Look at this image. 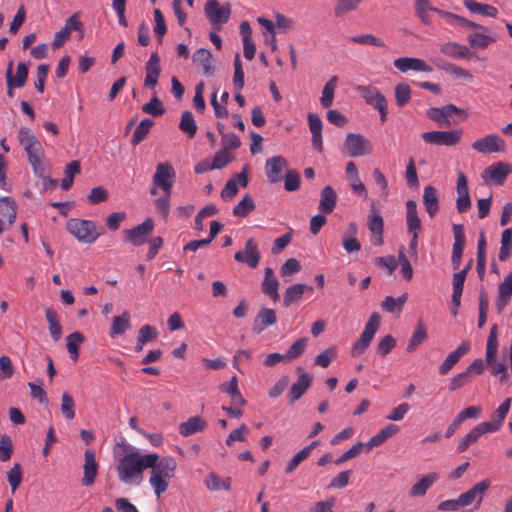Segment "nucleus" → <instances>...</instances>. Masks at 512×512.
Segmentation results:
<instances>
[{
	"mask_svg": "<svg viewBox=\"0 0 512 512\" xmlns=\"http://www.w3.org/2000/svg\"><path fill=\"white\" fill-rule=\"evenodd\" d=\"M407 300V294H403L398 298H393L392 296H386L385 299L381 303V308L384 311L393 313L395 311H401L403 305Z\"/></svg>",
	"mask_w": 512,
	"mask_h": 512,
	"instance_id": "55",
	"label": "nucleus"
},
{
	"mask_svg": "<svg viewBox=\"0 0 512 512\" xmlns=\"http://www.w3.org/2000/svg\"><path fill=\"white\" fill-rule=\"evenodd\" d=\"M440 51L451 58H468L471 55L468 47L457 42H446L442 44Z\"/></svg>",
	"mask_w": 512,
	"mask_h": 512,
	"instance_id": "43",
	"label": "nucleus"
},
{
	"mask_svg": "<svg viewBox=\"0 0 512 512\" xmlns=\"http://www.w3.org/2000/svg\"><path fill=\"white\" fill-rule=\"evenodd\" d=\"M260 252L258 245L254 239L250 238L246 241L243 251H237L234 254V259L239 263H245L250 268H256L260 262Z\"/></svg>",
	"mask_w": 512,
	"mask_h": 512,
	"instance_id": "17",
	"label": "nucleus"
},
{
	"mask_svg": "<svg viewBox=\"0 0 512 512\" xmlns=\"http://www.w3.org/2000/svg\"><path fill=\"white\" fill-rule=\"evenodd\" d=\"M308 339L306 337L296 340L285 353L287 360H294L299 358L307 346Z\"/></svg>",
	"mask_w": 512,
	"mask_h": 512,
	"instance_id": "60",
	"label": "nucleus"
},
{
	"mask_svg": "<svg viewBox=\"0 0 512 512\" xmlns=\"http://www.w3.org/2000/svg\"><path fill=\"white\" fill-rule=\"evenodd\" d=\"M7 478L12 492H15L22 481V470L19 463H15L13 467L7 472Z\"/></svg>",
	"mask_w": 512,
	"mask_h": 512,
	"instance_id": "64",
	"label": "nucleus"
},
{
	"mask_svg": "<svg viewBox=\"0 0 512 512\" xmlns=\"http://www.w3.org/2000/svg\"><path fill=\"white\" fill-rule=\"evenodd\" d=\"M142 111L146 114L158 117L165 113V108L157 97H153L150 102L142 106Z\"/></svg>",
	"mask_w": 512,
	"mask_h": 512,
	"instance_id": "63",
	"label": "nucleus"
},
{
	"mask_svg": "<svg viewBox=\"0 0 512 512\" xmlns=\"http://www.w3.org/2000/svg\"><path fill=\"white\" fill-rule=\"evenodd\" d=\"M16 206L15 203L8 197L0 200V218L8 222L11 226L16 220Z\"/></svg>",
	"mask_w": 512,
	"mask_h": 512,
	"instance_id": "48",
	"label": "nucleus"
},
{
	"mask_svg": "<svg viewBox=\"0 0 512 512\" xmlns=\"http://www.w3.org/2000/svg\"><path fill=\"white\" fill-rule=\"evenodd\" d=\"M467 41L471 48L475 49H486L489 45L496 42V38L491 35V30L489 32L481 31L470 33L467 36Z\"/></svg>",
	"mask_w": 512,
	"mask_h": 512,
	"instance_id": "36",
	"label": "nucleus"
},
{
	"mask_svg": "<svg viewBox=\"0 0 512 512\" xmlns=\"http://www.w3.org/2000/svg\"><path fill=\"white\" fill-rule=\"evenodd\" d=\"M453 114H461L464 118L467 113L453 104H448L443 107H433L427 110L426 115L429 119L437 122L440 125H450V117Z\"/></svg>",
	"mask_w": 512,
	"mask_h": 512,
	"instance_id": "16",
	"label": "nucleus"
},
{
	"mask_svg": "<svg viewBox=\"0 0 512 512\" xmlns=\"http://www.w3.org/2000/svg\"><path fill=\"white\" fill-rule=\"evenodd\" d=\"M338 83V77L332 76L322 89L320 104L323 108H329L333 104L334 94Z\"/></svg>",
	"mask_w": 512,
	"mask_h": 512,
	"instance_id": "47",
	"label": "nucleus"
},
{
	"mask_svg": "<svg viewBox=\"0 0 512 512\" xmlns=\"http://www.w3.org/2000/svg\"><path fill=\"white\" fill-rule=\"evenodd\" d=\"M61 412L67 420H72L75 417V403L67 392H64L61 397Z\"/></svg>",
	"mask_w": 512,
	"mask_h": 512,
	"instance_id": "59",
	"label": "nucleus"
},
{
	"mask_svg": "<svg viewBox=\"0 0 512 512\" xmlns=\"http://www.w3.org/2000/svg\"><path fill=\"white\" fill-rule=\"evenodd\" d=\"M511 165L506 162H497L488 166L481 174L482 179L486 182H492L496 185H502L507 176L511 173Z\"/></svg>",
	"mask_w": 512,
	"mask_h": 512,
	"instance_id": "14",
	"label": "nucleus"
},
{
	"mask_svg": "<svg viewBox=\"0 0 512 512\" xmlns=\"http://www.w3.org/2000/svg\"><path fill=\"white\" fill-rule=\"evenodd\" d=\"M153 454H141L139 451L126 452L117 461L116 471L120 482L138 486L143 480V471L152 466Z\"/></svg>",
	"mask_w": 512,
	"mask_h": 512,
	"instance_id": "1",
	"label": "nucleus"
},
{
	"mask_svg": "<svg viewBox=\"0 0 512 512\" xmlns=\"http://www.w3.org/2000/svg\"><path fill=\"white\" fill-rule=\"evenodd\" d=\"M18 139L20 145L27 153L28 159L33 158L35 161L36 157L43 156L41 142L37 139L31 129L27 127H21L18 132Z\"/></svg>",
	"mask_w": 512,
	"mask_h": 512,
	"instance_id": "12",
	"label": "nucleus"
},
{
	"mask_svg": "<svg viewBox=\"0 0 512 512\" xmlns=\"http://www.w3.org/2000/svg\"><path fill=\"white\" fill-rule=\"evenodd\" d=\"M364 0H337L334 5V14L336 17H343L348 13L358 9Z\"/></svg>",
	"mask_w": 512,
	"mask_h": 512,
	"instance_id": "50",
	"label": "nucleus"
},
{
	"mask_svg": "<svg viewBox=\"0 0 512 512\" xmlns=\"http://www.w3.org/2000/svg\"><path fill=\"white\" fill-rule=\"evenodd\" d=\"M394 67L402 73H406L410 70L418 72L430 73L433 68L428 65L424 60L413 57H400L394 60Z\"/></svg>",
	"mask_w": 512,
	"mask_h": 512,
	"instance_id": "21",
	"label": "nucleus"
},
{
	"mask_svg": "<svg viewBox=\"0 0 512 512\" xmlns=\"http://www.w3.org/2000/svg\"><path fill=\"white\" fill-rule=\"evenodd\" d=\"M154 229V222L151 218H147L141 224L137 225L132 229H127L124 231L125 238L134 246L143 245L148 236L152 233Z\"/></svg>",
	"mask_w": 512,
	"mask_h": 512,
	"instance_id": "13",
	"label": "nucleus"
},
{
	"mask_svg": "<svg viewBox=\"0 0 512 512\" xmlns=\"http://www.w3.org/2000/svg\"><path fill=\"white\" fill-rule=\"evenodd\" d=\"M463 4L465 8L473 14H479L491 18H496L498 16V9L492 5L479 3L475 0H464Z\"/></svg>",
	"mask_w": 512,
	"mask_h": 512,
	"instance_id": "42",
	"label": "nucleus"
},
{
	"mask_svg": "<svg viewBox=\"0 0 512 512\" xmlns=\"http://www.w3.org/2000/svg\"><path fill=\"white\" fill-rule=\"evenodd\" d=\"M160 59L156 53H152L145 66L144 86L154 88L158 84L160 75Z\"/></svg>",
	"mask_w": 512,
	"mask_h": 512,
	"instance_id": "26",
	"label": "nucleus"
},
{
	"mask_svg": "<svg viewBox=\"0 0 512 512\" xmlns=\"http://www.w3.org/2000/svg\"><path fill=\"white\" fill-rule=\"evenodd\" d=\"M12 66L13 63L10 62L6 71V79H10L13 85H16V87L21 88L26 83L28 77V67L23 62L18 63L16 75L12 76Z\"/></svg>",
	"mask_w": 512,
	"mask_h": 512,
	"instance_id": "45",
	"label": "nucleus"
},
{
	"mask_svg": "<svg viewBox=\"0 0 512 512\" xmlns=\"http://www.w3.org/2000/svg\"><path fill=\"white\" fill-rule=\"evenodd\" d=\"M337 202V195L334 189L331 186H325L320 193V200L318 209L323 214L331 213L335 207Z\"/></svg>",
	"mask_w": 512,
	"mask_h": 512,
	"instance_id": "34",
	"label": "nucleus"
},
{
	"mask_svg": "<svg viewBox=\"0 0 512 512\" xmlns=\"http://www.w3.org/2000/svg\"><path fill=\"white\" fill-rule=\"evenodd\" d=\"M511 401V398H507L491 415L490 421L482 422L490 433L496 432L502 427L503 422L509 412Z\"/></svg>",
	"mask_w": 512,
	"mask_h": 512,
	"instance_id": "27",
	"label": "nucleus"
},
{
	"mask_svg": "<svg viewBox=\"0 0 512 512\" xmlns=\"http://www.w3.org/2000/svg\"><path fill=\"white\" fill-rule=\"evenodd\" d=\"M277 322L276 313L271 308H261L257 313L254 322L253 330L256 333H261L267 327L274 325Z\"/></svg>",
	"mask_w": 512,
	"mask_h": 512,
	"instance_id": "29",
	"label": "nucleus"
},
{
	"mask_svg": "<svg viewBox=\"0 0 512 512\" xmlns=\"http://www.w3.org/2000/svg\"><path fill=\"white\" fill-rule=\"evenodd\" d=\"M423 204L425 207V210L427 211L428 215L433 218L438 213L440 206H439V196L437 189L431 185H428L424 187L423 190Z\"/></svg>",
	"mask_w": 512,
	"mask_h": 512,
	"instance_id": "31",
	"label": "nucleus"
},
{
	"mask_svg": "<svg viewBox=\"0 0 512 512\" xmlns=\"http://www.w3.org/2000/svg\"><path fill=\"white\" fill-rule=\"evenodd\" d=\"M356 90L359 92L365 103L374 107L380 114V121L384 123L387 120L388 105L387 100L380 91L370 85H359Z\"/></svg>",
	"mask_w": 512,
	"mask_h": 512,
	"instance_id": "6",
	"label": "nucleus"
},
{
	"mask_svg": "<svg viewBox=\"0 0 512 512\" xmlns=\"http://www.w3.org/2000/svg\"><path fill=\"white\" fill-rule=\"evenodd\" d=\"M350 41L355 44H361V45H370L380 48H386L385 42L379 38L374 36L373 34H361L350 37Z\"/></svg>",
	"mask_w": 512,
	"mask_h": 512,
	"instance_id": "56",
	"label": "nucleus"
},
{
	"mask_svg": "<svg viewBox=\"0 0 512 512\" xmlns=\"http://www.w3.org/2000/svg\"><path fill=\"white\" fill-rule=\"evenodd\" d=\"M66 229L79 242L85 244L94 243L102 234L93 221L76 218L67 221Z\"/></svg>",
	"mask_w": 512,
	"mask_h": 512,
	"instance_id": "4",
	"label": "nucleus"
},
{
	"mask_svg": "<svg viewBox=\"0 0 512 512\" xmlns=\"http://www.w3.org/2000/svg\"><path fill=\"white\" fill-rule=\"evenodd\" d=\"M370 210L371 213L367 219V226L373 235L372 243L376 246H380L383 244L384 221L382 216L376 210L374 201L370 204Z\"/></svg>",
	"mask_w": 512,
	"mask_h": 512,
	"instance_id": "18",
	"label": "nucleus"
},
{
	"mask_svg": "<svg viewBox=\"0 0 512 512\" xmlns=\"http://www.w3.org/2000/svg\"><path fill=\"white\" fill-rule=\"evenodd\" d=\"M512 296V271L504 278L498 287L496 307L501 312L509 303Z\"/></svg>",
	"mask_w": 512,
	"mask_h": 512,
	"instance_id": "32",
	"label": "nucleus"
},
{
	"mask_svg": "<svg viewBox=\"0 0 512 512\" xmlns=\"http://www.w3.org/2000/svg\"><path fill=\"white\" fill-rule=\"evenodd\" d=\"M428 337L427 330L422 323H418L407 344L406 350L411 353Z\"/></svg>",
	"mask_w": 512,
	"mask_h": 512,
	"instance_id": "51",
	"label": "nucleus"
},
{
	"mask_svg": "<svg viewBox=\"0 0 512 512\" xmlns=\"http://www.w3.org/2000/svg\"><path fill=\"white\" fill-rule=\"evenodd\" d=\"M312 383V377L308 373L301 374L297 381L292 384L290 387V400L291 402H295L301 398V396L306 392V390L310 387Z\"/></svg>",
	"mask_w": 512,
	"mask_h": 512,
	"instance_id": "41",
	"label": "nucleus"
},
{
	"mask_svg": "<svg viewBox=\"0 0 512 512\" xmlns=\"http://www.w3.org/2000/svg\"><path fill=\"white\" fill-rule=\"evenodd\" d=\"M98 463L96 462L95 452L88 449L84 453L83 477L81 484L85 487L92 486L98 474Z\"/></svg>",
	"mask_w": 512,
	"mask_h": 512,
	"instance_id": "20",
	"label": "nucleus"
},
{
	"mask_svg": "<svg viewBox=\"0 0 512 512\" xmlns=\"http://www.w3.org/2000/svg\"><path fill=\"white\" fill-rule=\"evenodd\" d=\"M470 342L463 341L456 350L448 354L442 364L439 366V373L441 375H447L455 364L460 360L461 357L466 355L470 350Z\"/></svg>",
	"mask_w": 512,
	"mask_h": 512,
	"instance_id": "24",
	"label": "nucleus"
},
{
	"mask_svg": "<svg viewBox=\"0 0 512 512\" xmlns=\"http://www.w3.org/2000/svg\"><path fill=\"white\" fill-rule=\"evenodd\" d=\"M406 225L408 233H419L421 220L418 216L417 203L414 200L406 202Z\"/></svg>",
	"mask_w": 512,
	"mask_h": 512,
	"instance_id": "35",
	"label": "nucleus"
},
{
	"mask_svg": "<svg viewBox=\"0 0 512 512\" xmlns=\"http://www.w3.org/2000/svg\"><path fill=\"white\" fill-rule=\"evenodd\" d=\"M279 282L274 275V271L270 267L265 268V275L262 282V291L267 294L273 301H277L280 297Z\"/></svg>",
	"mask_w": 512,
	"mask_h": 512,
	"instance_id": "33",
	"label": "nucleus"
},
{
	"mask_svg": "<svg viewBox=\"0 0 512 512\" xmlns=\"http://www.w3.org/2000/svg\"><path fill=\"white\" fill-rule=\"evenodd\" d=\"M471 147L474 151L483 155L505 153L507 151L506 141L496 133H490L476 139Z\"/></svg>",
	"mask_w": 512,
	"mask_h": 512,
	"instance_id": "7",
	"label": "nucleus"
},
{
	"mask_svg": "<svg viewBox=\"0 0 512 512\" xmlns=\"http://www.w3.org/2000/svg\"><path fill=\"white\" fill-rule=\"evenodd\" d=\"M439 479V474L436 472H430L422 476L415 484H413L409 490L410 497H423L427 491L434 485Z\"/></svg>",
	"mask_w": 512,
	"mask_h": 512,
	"instance_id": "28",
	"label": "nucleus"
},
{
	"mask_svg": "<svg viewBox=\"0 0 512 512\" xmlns=\"http://www.w3.org/2000/svg\"><path fill=\"white\" fill-rule=\"evenodd\" d=\"M313 288L309 285L297 283L289 286L284 292L283 305L285 307L291 306L294 302L301 300L306 291H312Z\"/></svg>",
	"mask_w": 512,
	"mask_h": 512,
	"instance_id": "37",
	"label": "nucleus"
},
{
	"mask_svg": "<svg viewBox=\"0 0 512 512\" xmlns=\"http://www.w3.org/2000/svg\"><path fill=\"white\" fill-rule=\"evenodd\" d=\"M411 99V89L406 83H399L395 86V100L399 107L405 106Z\"/></svg>",
	"mask_w": 512,
	"mask_h": 512,
	"instance_id": "58",
	"label": "nucleus"
},
{
	"mask_svg": "<svg viewBox=\"0 0 512 512\" xmlns=\"http://www.w3.org/2000/svg\"><path fill=\"white\" fill-rule=\"evenodd\" d=\"M344 147L353 158L369 155L373 151L372 143L362 134L356 133L347 134Z\"/></svg>",
	"mask_w": 512,
	"mask_h": 512,
	"instance_id": "10",
	"label": "nucleus"
},
{
	"mask_svg": "<svg viewBox=\"0 0 512 512\" xmlns=\"http://www.w3.org/2000/svg\"><path fill=\"white\" fill-rule=\"evenodd\" d=\"M500 243L501 247L498 257L500 261H506L510 257L512 250V228H507L502 232Z\"/></svg>",
	"mask_w": 512,
	"mask_h": 512,
	"instance_id": "52",
	"label": "nucleus"
},
{
	"mask_svg": "<svg viewBox=\"0 0 512 512\" xmlns=\"http://www.w3.org/2000/svg\"><path fill=\"white\" fill-rule=\"evenodd\" d=\"M288 162L283 156H273L265 162V175L270 183H278L288 171Z\"/></svg>",
	"mask_w": 512,
	"mask_h": 512,
	"instance_id": "15",
	"label": "nucleus"
},
{
	"mask_svg": "<svg viewBox=\"0 0 512 512\" xmlns=\"http://www.w3.org/2000/svg\"><path fill=\"white\" fill-rule=\"evenodd\" d=\"M192 61L197 68L202 69L204 75L212 76L214 74L213 56L209 50L199 48L194 52Z\"/></svg>",
	"mask_w": 512,
	"mask_h": 512,
	"instance_id": "25",
	"label": "nucleus"
},
{
	"mask_svg": "<svg viewBox=\"0 0 512 512\" xmlns=\"http://www.w3.org/2000/svg\"><path fill=\"white\" fill-rule=\"evenodd\" d=\"M490 433L486 426L481 422L477 424L468 434L465 435L458 443V452H464L468 447L475 442L484 434Z\"/></svg>",
	"mask_w": 512,
	"mask_h": 512,
	"instance_id": "38",
	"label": "nucleus"
},
{
	"mask_svg": "<svg viewBox=\"0 0 512 512\" xmlns=\"http://www.w3.org/2000/svg\"><path fill=\"white\" fill-rule=\"evenodd\" d=\"M498 353V327L496 324L490 328L489 336L486 344V363L490 366L493 375H501L500 381L506 382L508 375L507 367L503 362H498L496 355Z\"/></svg>",
	"mask_w": 512,
	"mask_h": 512,
	"instance_id": "3",
	"label": "nucleus"
},
{
	"mask_svg": "<svg viewBox=\"0 0 512 512\" xmlns=\"http://www.w3.org/2000/svg\"><path fill=\"white\" fill-rule=\"evenodd\" d=\"M490 486V482L488 480H483L477 484H475L471 489L462 493L459 496V502L462 507H467L474 502L476 503V508H478L482 502L484 493L488 490Z\"/></svg>",
	"mask_w": 512,
	"mask_h": 512,
	"instance_id": "19",
	"label": "nucleus"
},
{
	"mask_svg": "<svg viewBox=\"0 0 512 512\" xmlns=\"http://www.w3.org/2000/svg\"><path fill=\"white\" fill-rule=\"evenodd\" d=\"M153 124H154V122L151 119H149V118L143 119L139 123V125L136 127V129L133 133L132 139H131V143L133 145H138L141 141H143L145 139V137L147 136V134L149 133Z\"/></svg>",
	"mask_w": 512,
	"mask_h": 512,
	"instance_id": "54",
	"label": "nucleus"
},
{
	"mask_svg": "<svg viewBox=\"0 0 512 512\" xmlns=\"http://www.w3.org/2000/svg\"><path fill=\"white\" fill-rule=\"evenodd\" d=\"M206 426L207 423L203 418L200 416H193L179 425V433L184 437H188L196 432L203 431Z\"/></svg>",
	"mask_w": 512,
	"mask_h": 512,
	"instance_id": "39",
	"label": "nucleus"
},
{
	"mask_svg": "<svg viewBox=\"0 0 512 512\" xmlns=\"http://www.w3.org/2000/svg\"><path fill=\"white\" fill-rule=\"evenodd\" d=\"M457 200L456 208L459 213L468 211L471 207V200L469 197L468 181L463 172H460L457 179Z\"/></svg>",
	"mask_w": 512,
	"mask_h": 512,
	"instance_id": "23",
	"label": "nucleus"
},
{
	"mask_svg": "<svg viewBox=\"0 0 512 512\" xmlns=\"http://www.w3.org/2000/svg\"><path fill=\"white\" fill-rule=\"evenodd\" d=\"M255 209V204L251 196L245 195L241 201L233 208V214L239 217H246Z\"/></svg>",
	"mask_w": 512,
	"mask_h": 512,
	"instance_id": "57",
	"label": "nucleus"
},
{
	"mask_svg": "<svg viewBox=\"0 0 512 512\" xmlns=\"http://www.w3.org/2000/svg\"><path fill=\"white\" fill-rule=\"evenodd\" d=\"M308 125L310 132L312 133V146L317 151H322V121L317 114L309 113L307 115Z\"/></svg>",
	"mask_w": 512,
	"mask_h": 512,
	"instance_id": "30",
	"label": "nucleus"
},
{
	"mask_svg": "<svg viewBox=\"0 0 512 512\" xmlns=\"http://www.w3.org/2000/svg\"><path fill=\"white\" fill-rule=\"evenodd\" d=\"M179 129L186 133L190 138L194 137L197 132V125L194 120V116L192 112L185 111L181 115V120L179 123Z\"/></svg>",
	"mask_w": 512,
	"mask_h": 512,
	"instance_id": "53",
	"label": "nucleus"
},
{
	"mask_svg": "<svg viewBox=\"0 0 512 512\" xmlns=\"http://www.w3.org/2000/svg\"><path fill=\"white\" fill-rule=\"evenodd\" d=\"M152 454L155 460L152 466H148L151 469L149 484L155 495L160 497L168 489L169 481L174 477L177 463L173 457L159 458L158 454Z\"/></svg>",
	"mask_w": 512,
	"mask_h": 512,
	"instance_id": "2",
	"label": "nucleus"
},
{
	"mask_svg": "<svg viewBox=\"0 0 512 512\" xmlns=\"http://www.w3.org/2000/svg\"><path fill=\"white\" fill-rule=\"evenodd\" d=\"M204 12L212 25L221 26L228 22L231 14V6L229 3L220 5L218 0H208L205 4Z\"/></svg>",
	"mask_w": 512,
	"mask_h": 512,
	"instance_id": "11",
	"label": "nucleus"
},
{
	"mask_svg": "<svg viewBox=\"0 0 512 512\" xmlns=\"http://www.w3.org/2000/svg\"><path fill=\"white\" fill-rule=\"evenodd\" d=\"M380 321L381 318L378 313L374 312L370 315L359 339L352 346L351 355L353 357L359 356L365 352L380 327Z\"/></svg>",
	"mask_w": 512,
	"mask_h": 512,
	"instance_id": "5",
	"label": "nucleus"
},
{
	"mask_svg": "<svg viewBox=\"0 0 512 512\" xmlns=\"http://www.w3.org/2000/svg\"><path fill=\"white\" fill-rule=\"evenodd\" d=\"M463 136L462 129H453L448 131H429L424 132L421 137L425 143L439 146H455Z\"/></svg>",
	"mask_w": 512,
	"mask_h": 512,
	"instance_id": "9",
	"label": "nucleus"
},
{
	"mask_svg": "<svg viewBox=\"0 0 512 512\" xmlns=\"http://www.w3.org/2000/svg\"><path fill=\"white\" fill-rule=\"evenodd\" d=\"M439 9L431 6L429 0H415V11L421 22L428 25L432 22V13H438Z\"/></svg>",
	"mask_w": 512,
	"mask_h": 512,
	"instance_id": "46",
	"label": "nucleus"
},
{
	"mask_svg": "<svg viewBox=\"0 0 512 512\" xmlns=\"http://www.w3.org/2000/svg\"><path fill=\"white\" fill-rule=\"evenodd\" d=\"M85 341L81 332H73L66 338V347L71 358L76 361L79 357V346Z\"/></svg>",
	"mask_w": 512,
	"mask_h": 512,
	"instance_id": "49",
	"label": "nucleus"
},
{
	"mask_svg": "<svg viewBox=\"0 0 512 512\" xmlns=\"http://www.w3.org/2000/svg\"><path fill=\"white\" fill-rule=\"evenodd\" d=\"M337 350L336 347L331 346L324 351H322L319 355L316 356L314 363L323 368L328 367L331 362L336 358Z\"/></svg>",
	"mask_w": 512,
	"mask_h": 512,
	"instance_id": "61",
	"label": "nucleus"
},
{
	"mask_svg": "<svg viewBox=\"0 0 512 512\" xmlns=\"http://www.w3.org/2000/svg\"><path fill=\"white\" fill-rule=\"evenodd\" d=\"M13 453V443L10 436L0 435V461H8Z\"/></svg>",
	"mask_w": 512,
	"mask_h": 512,
	"instance_id": "62",
	"label": "nucleus"
},
{
	"mask_svg": "<svg viewBox=\"0 0 512 512\" xmlns=\"http://www.w3.org/2000/svg\"><path fill=\"white\" fill-rule=\"evenodd\" d=\"M176 178V171L170 162H159L152 176V183L160 187L165 194H171Z\"/></svg>",
	"mask_w": 512,
	"mask_h": 512,
	"instance_id": "8",
	"label": "nucleus"
},
{
	"mask_svg": "<svg viewBox=\"0 0 512 512\" xmlns=\"http://www.w3.org/2000/svg\"><path fill=\"white\" fill-rule=\"evenodd\" d=\"M130 327V314L128 311H124L121 315L113 318L109 335L111 338L122 335L129 330Z\"/></svg>",
	"mask_w": 512,
	"mask_h": 512,
	"instance_id": "44",
	"label": "nucleus"
},
{
	"mask_svg": "<svg viewBox=\"0 0 512 512\" xmlns=\"http://www.w3.org/2000/svg\"><path fill=\"white\" fill-rule=\"evenodd\" d=\"M399 431L398 426L394 424H389L383 429H381L376 435L370 438V440L365 444L367 450H371L374 447H378L382 445L387 439L391 438Z\"/></svg>",
	"mask_w": 512,
	"mask_h": 512,
	"instance_id": "40",
	"label": "nucleus"
},
{
	"mask_svg": "<svg viewBox=\"0 0 512 512\" xmlns=\"http://www.w3.org/2000/svg\"><path fill=\"white\" fill-rule=\"evenodd\" d=\"M453 236H454V243L452 247V257L451 261L456 269L462 259L463 250L466 243V236L464 233V226L462 224H453Z\"/></svg>",
	"mask_w": 512,
	"mask_h": 512,
	"instance_id": "22",
	"label": "nucleus"
}]
</instances>
